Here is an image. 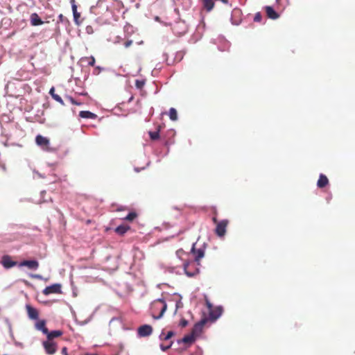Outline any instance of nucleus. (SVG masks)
<instances>
[{
    "label": "nucleus",
    "mask_w": 355,
    "mask_h": 355,
    "mask_svg": "<svg viewBox=\"0 0 355 355\" xmlns=\"http://www.w3.org/2000/svg\"><path fill=\"white\" fill-rule=\"evenodd\" d=\"M167 309L165 301L162 299H158L151 304V315L155 319L161 318Z\"/></svg>",
    "instance_id": "f257e3e1"
},
{
    "label": "nucleus",
    "mask_w": 355,
    "mask_h": 355,
    "mask_svg": "<svg viewBox=\"0 0 355 355\" xmlns=\"http://www.w3.org/2000/svg\"><path fill=\"white\" fill-rule=\"evenodd\" d=\"M197 263L195 261H185L183 264L186 275L189 277H193L199 272V268L197 267Z\"/></svg>",
    "instance_id": "f03ea898"
},
{
    "label": "nucleus",
    "mask_w": 355,
    "mask_h": 355,
    "mask_svg": "<svg viewBox=\"0 0 355 355\" xmlns=\"http://www.w3.org/2000/svg\"><path fill=\"white\" fill-rule=\"evenodd\" d=\"M229 223L228 220H223L220 221L218 223H217V225L216 227L215 233L217 236L219 237H222L225 236L226 233V228Z\"/></svg>",
    "instance_id": "7ed1b4c3"
},
{
    "label": "nucleus",
    "mask_w": 355,
    "mask_h": 355,
    "mask_svg": "<svg viewBox=\"0 0 355 355\" xmlns=\"http://www.w3.org/2000/svg\"><path fill=\"white\" fill-rule=\"evenodd\" d=\"M35 142L43 150H48L49 149L50 141L48 138L38 135L35 137Z\"/></svg>",
    "instance_id": "20e7f679"
},
{
    "label": "nucleus",
    "mask_w": 355,
    "mask_h": 355,
    "mask_svg": "<svg viewBox=\"0 0 355 355\" xmlns=\"http://www.w3.org/2000/svg\"><path fill=\"white\" fill-rule=\"evenodd\" d=\"M42 293L45 295H49L53 294V293H57V294L61 293H62L61 284H54L51 286H46L43 290Z\"/></svg>",
    "instance_id": "39448f33"
},
{
    "label": "nucleus",
    "mask_w": 355,
    "mask_h": 355,
    "mask_svg": "<svg viewBox=\"0 0 355 355\" xmlns=\"http://www.w3.org/2000/svg\"><path fill=\"white\" fill-rule=\"evenodd\" d=\"M194 256V261L197 263L198 266L200 265V260L205 255V250L202 248L196 249V244H193L191 250Z\"/></svg>",
    "instance_id": "423d86ee"
},
{
    "label": "nucleus",
    "mask_w": 355,
    "mask_h": 355,
    "mask_svg": "<svg viewBox=\"0 0 355 355\" xmlns=\"http://www.w3.org/2000/svg\"><path fill=\"white\" fill-rule=\"evenodd\" d=\"M1 264L5 268H10L15 266H18V263L17 261H12V258L9 255H4L1 258Z\"/></svg>",
    "instance_id": "0eeeda50"
},
{
    "label": "nucleus",
    "mask_w": 355,
    "mask_h": 355,
    "mask_svg": "<svg viewBox=\"0 0 355 355\" xmlns=\"http://www.w3.org/2000/svg\"><path fill=\"white\" fill-rule=\"evenodd\" d=\"M153 332V328L150 325L144 324L138 328L137 333L140 337H146L150 336Z\"/></svg>",
    "instance_id": "6e6552de"
},
{
    "label": "nucleus",
    "mask_w": 355,
    "mask_h": 355,
    "mask_svg": "<svg viewBox=\"0 0 355 355\" xmlns=\"http://www.w3.org/2000/svg\"><path fill=\"white\" fill-rule=\"evenodd\" d=\"M43 346L48 354H53L57 350V346L55 343L50 340L44 341Z\"/></svg>",
    "instance_id": "1a4fd4ad"
},
{
    "label": "nucleus",
    "mask_w": 355,
    "mask_h": 355,
    "mask_svg": "<svg viewBox=\"0 0 355 355\" xmlns=\"http://www.w3.org/2000/svg\"><path fill=\"white\" fill-rule=\"evenodd\" d=\"M18 266L19 267L26 266L29 269L36 270L39 267V263L35 260H24L20 262Z\"/></svg>",
    "instance_id": "9d476101"
},
{
    "label": "nucleus",
    "mask_w": 355,
    "mask_h": 355,
    "mask_svg": "<svg viewBox=\"0 0 355 355\" xmlns=\"http://www.w3.org/2000/svg\"><path fill=\"white\" fill-rule=\"evenodd\" d=\"M205 323H206L205 319H203V320H200V322H198V323H196L194 325L193 328L192 329L191 334H193L195 337L198 336L202 332V328H203L204 325L205 324Z\"/></svg>",
    "instance_id": "9b49d317"
},
{
    "label": "nucleus",
    "mask_w": 355,
    "mask_h": 355,
    "mask_svg": "<svg viewBox=\"0 0 355 355\" xmlns=\"http://www.w3.org/2000/svg\"><path fill=\"white\" fill-rule=\"evenodd\" d=\"M26 309L27 311L28 315L29 318L32 320H37L39 316L38 311L33 307L32 306L27 304L26 306Z\"/></svg>",
    "instance_id": "f8f14e48"
},
{
    "label": "nucleus",
    "mask_w": 355,
    "mask_h": 355,
    "mask_svg": "<svg viewBox=\"0 0 355 355\" xmlns=\"http://www.w3.org/2000/svg\"><path fill=\"white\" fill-rule=\"evenodd\" d=\"M265 11L267 17L271 19H277L279 17V14L271 6H266Z\"/></svg>",
    "instance_id": "ddd939ff"
},
{
    "label": "nucleus",
    "mask_w": 355,
    "mask_h": 355,
    "mask_svg": "<svg viewBox=\"0 0 355 355\" xmlns=\"http://www.w3.org/2000/svg\"><path fill=\"white\" fill-rule=\"evenodd\" d=\"M31 24L33 26H40L44 24L37 13H32L30 17Z\"/></svg>",
    "instance_id": "4468645a"
},
{
    "label": "nucleus",
    "mask_w": 355,
    "mask_h": 355,
    "mask_svg": "<svg viewBox=\"0 0 355 355\" xmlns=\"http://www.w3.org/2000/svg\"><path fill=\"white\" fill-rule=\"evenodd\" d=\"M329 184V180L324 174H320L317 182V186L319 188H324Z\"/></svg>",
    "instance_id": "2eb2a0df"
},
{
    "label": "nucleus",
    "mask_w": 355,
    "mask_h": 355,
    "mask_svg": "<svg viewBox=\"0 0 355 355\" xmlns=\"http://www.w3.org/2000/svg\"><path fill=\"white\" fill-rule=\"evenodd\" d=\"M35 328L41 331L44 334L48 333V329L46 327V322L45 320H39L35 323Z\"/></svg>",
    "instance_id": "dca6fc26"
},
{
    "label": "nucleus",
    "mask_w": 355,
    "mask_h": 355,
    "mask_svg": "<svg viewBox=\"0 0 355 355\" xmlns=\"http://www.w3.org/2000/svg\"><path fill=\"white\" fill-rule=\"evenodd\" d=\"M63 332L61 330H55L51 332L48 331V333L45 334V335H46L48 340L51 341L53 338L61 336Z\"/></svg>",
    "instance_id": "f3484780"
},
{
    "label": "nucleus",
    "mask_w": 355,
    "mask_h": 355,
    "mask_svg": "<svg viewBox=\"0 0 355 355\" xmlns=\"http://www.w3.org/2000/svg\"><path fill=\"white\" fill-rule=\"evenodd\" d=\"M203 8L207 11L210 12L214 7V0H202Z\"/></svg>",
    "instance_id": "a211bd4d"
},
{
    "label": "nucleus",
    "mask_w": 355,
    "mask_h": 355,
    "mask_svg": "<svg viewBox=\"0 0 355 355\" xmlns=\"http://www.w3.org/2000/svg\"><path fill=\"white\" fill-rule=\"evenodd\" d=\"M79 116L81 117V118H84V119H96L97 117V115L95 114L94 113H92L89 111H80L79 112Z\"/></svg>",
    "instance_id": "6ab92c4d"
},
{
    "label": "nucleus",
    "mask_w": 355,
    "mask_h": 355,
    "mask_svg": "<svg viewBox=\"0 0 355 355\" xmlns=\"http://www.w3.org/2000/svg\"><path fill=\"white\" fill-rule=\"evenodd\" d=\"M130 229V227L128 225H119L118 226L116 229H115V232L120 234V235H123L125 232H127V231Z\"/></svg>",
    "instance_id": "aec40b11"
},
{
    "label": "nucleus",
    "mask_w": 355,
    "mask_h": 355,
    "mask_svg": "<svg viewBox=\"0 0 355 355\" xmlns=\"http://www.w3.org/2000/svg\"><path fill=\"white\" fill-rule=\"evenodd\" d=\"M159 130H160V126H158V129L157 131H155V132L150 131L148 132L150 138L153 141L158 139L159 138Z\"/></svg>",
    "instance_id": "412c9836"
},
{
    "label": "nucleus",
    "mask_w": 355,
    "mask_h": 355,
    "mask_svg": "<svg viewBox=\"0 0 355 355\" xmlns=\"http://www.w3.org/2000/svg\"><path fill=\"white\" fill-rule=\"evenodd\" d=\"M195 336L193 334H189L184 336V338L182 339V342L184 343H192L195 340Z\"/></svg>",
    "instance_id": "4be33fe9"
},
{
    "label": "nucleus",
    "mask_w": 355,
    "mask_h": 355,
    "mask_svg": "<svg viewBox=\"0 0 355 355\" xmlns=\"http://www.w3.org/2000/svg\"><path fill=\"white\" fill-rule=\"evenodd\" d=\"M169 117L172 121H176L178 119V114L175 108L171 107L169 110Z\"/></svg>",
    "instance_id": "5701e85b"
},
{
    "label": "nucleus",
    "mask_w": 355,
    "mask_h": 355,
    "mask_svg": "<svg viewBox=\"0 0 355 355\" xmlns=\"http://www.w3.org/2000/svg\"><path fill=\"white\" fill-rule=\"evenodd\" d=\"M222 313V309L220 308H218L217 309L216 311H211L210 312V316L216 320L218 318H219V316L221 315Z\"/></svg>",
    "instance_id": "b1692460"
},
{
    "label": "nucleus",
    "mask_w": 355,
    "mask_h": 355,
    "mask_svg": "<svg viewBox=\"0 0 355 355\" xmlns=\"http://www.w3.org/2000/svg\"><path fill=\"white\" fill-rule=\"evenodd\" d=\"M137 214L135 212L129 213L124 219L128 221H132L137 217Z\"/></svg>",
    "instance_id": "393cba45"
},
{
    "label": "nucleus",
    "mask_w": 355,
    "mask_h": 355,
    "mask_svg": "<svg viewBox=\"0 0 355 355\" xmlns=\"http://www.w3.org/2000/svg\"><path fill=\"white\" fill-rule=\"evenodd\" d=\"M72 11H73V15L74 20L76 21H77L78 19L80 17V14L77 12V6H73V9H72Z\"/></svg>",
    "instance_id": "a878e982"
},
{
    "label": "nucleus",
    "mask_w": 355,
    "mask_h": 355,
    "mask_svg": "<svg viewBox=\"0 0 355 355\" xmlns=\"http://www.w3.org/2000/svg\"><path fill=\"white\" fill-rule=\"evenodd\" d=\"M145 85V81L143 80H136L135 86L138 89H141Z\"/></svg>",
    "instance_id": "bb28decb"
},
{
    "label": "nucleus",
    "mask_w": 355,
    "mask_h": 355,
    "mask_svg": "<svg viewBox=\"0 0 355 355\" xmlns=\"http://www.w3.org/2000/svg\"><path fill=\"white\" fill-rule=\"evenodd\" d=\"M174 335V333L173 331H170L167 333V334L166 336H164V337H162L163 336L161 335V338L164 340H167L168 339H170Z\"/></svg>",
    "instance_id": "cd10ccee"
},
{
    "label": "nucleus",
    "mask_w": 355,
    "mask_h": 355,
    "mask_svg": "<svg viewBox=\"0 0 355 355\" xmlns=\"http://www.w3.org/2000/svg\"><path fill=\"white\" fill-rule=\"evenodd\" d=\"M52 98L57 102L60 103L61 105H64V101L59 95L55 94V95H53Z\"/></svg>",
    "instance_id": "c85d7f7f"
},
{
    "label": "nucleus",
    "mask_w": 355,
    "mask_h": 355,
    "mask_svg": "<svg viewBox=\"0 0 355 355\" xmlns=\"http://www.w3.org/2000/svg\"><path fill=\"white\" fill-rule=\"evenodd\" d=\"M66 98L69 101V102L73 105H81V103L77 102L74 98H73L71 96H67Z\"/></svg>",
    "instance_id": "c756f323"
},
{
    "label": "nucleus",
    "mask_w": 355,
    "mask_h": 355,
    "mask_svg": "<svg viewBox=\"0 0 355 355\" xmlns=\"http://www.w3.org/2000/svg\"><path fill=\"white\" fill-rule=\"evenodd\" d=\"M262 20V15L260 12H257L254 17V21L261 22Z\"/></svg>",
    "instance_id": "7c9ffc66"
},
{
    "label": "nucleus",
    "mask_w": 355,
    "mask_h": 355,
    "mask_svg": "<svg viewBox=\"0 0 355 355\" xmlns=\"http://www.w3.org/2000/svg\"><path fill=\"white\" fill-rule=\"evenodd\" d=\"M187 324H188V321L186 319H184V318L181 319L180 324H179V325L181 327H185L187 326Z\"/></svg>",
    "instance_id": "2f4dec72"
},
{
    "label": "nucleus",
    "mask_w": 355,
    "mask_h": 355,
    "mask_svg": "<svg viewBox=\"0 0 355 355\" xmlns=\"http://www.w3.org/2000/svg\"><path fill=\"white\" fill-rule=\"evenodd\" d=\"M172 345V342H171V343L168 345H164L163 344H161L160 345V348L162 351L165 352L166 351L167 349H168Z\"/></svg>",
    "instance_id": "473e14b6"
},
{
    "label": "nucleus",
    "mask_w": 355,
    "mask_h": 355,
    "mask_svg": "<svg viewBox=\"0 0 355 355\" xmlns=\"http://www.w3.org/2000/svg\"><path fill=\"white\" fill-rule=\"evenodd\" d=\"M89 59V61L88 62V64L92 67L94 66L96 62L95 58L93 56H91Z\"/></svg>",
    "instance_id": "72a5a7b5"
},
{
    "label": "nucleus",
    "mask_w": 355,
    "mask_h": 355,
    "mask_svg": "<svg viewBox=\"0 0 355 355\" xmlns=\"http://www.w3.org/2000/svg\"><path fill=\"white\" fill-rule=\"evenodd\" d=\"M132 44V40H128L124 43V46L125 48H128Z\"/></svg>",
    "instance_id": "f704fd0d"
},
{
    "label": "nucleus",
    "mask_w": 355,
    "mask_h": 355,
    "mask_svg": "<svg viewBox=\"0 0 355 355\" xmlns=\"http://www.w3.org/2000/svg\"><path fill=\"white\" fill-rule=\"evenodd\" d=\"M176 254L178 257H181L182 254H184V252L183 250H178L177 252H176Z\"/></svg>",
    "instance_id": "c9c22d12"
},
{
    "label": "nucleus",
    "mask_w": 355,
    "mask_h": 355,
    "mask_svg": "<svg viewBox=\"0 0 355 355\" xmlns=\"http://www.w3.org/2000/svg\"><path fill=\"white\" fill-rule=\"evenodd\" d=\"M49 94H51V96L53 97V95H55V88L53 87L51 88L50 91H49Z\"/></svg>",
    "instance_id": "e433bc0d"
},
{
    "label": "nucleus",
    "mask_w": 355,
    "mask_h": 355,
    "mask_svg": "<svg viewBox=\"0 0 355 355\" xmlns=\"http://www.w3.org/2000/svg\"><path fill=\"white\" fill-rule=\"evenodd\" d=\"M58 19H59V22H62L64 21V17L63 16L62 14H60L58 16Z\"/></svg>",
    "instance_id": "4c0bfd02"
},
{
    "label": "nucleus",
    "mask_w": 355,
    "mask_h": 355,
    "mask_svg": "<svg viewBox=\"0 0 355 355\" xmlns=\"http://www.w3.org/2000/svg\"><path fill=\"white\" fill-rule=\"evenodd\" d=\"M70 3H71V8H72V9H73V6H77L76 5V1H75V0H70Z\"/></svg>",
    "instance_id": "58836bf2"
},
{
    "label": "nucleus",
    "mask_w": 355,
    "mask_h": 355,
    "mask_svg": "<svg viewBox=\"0 0 355 355\" xmlns=\"http://www.w3.org/2000/svg\"><path fill=\"white\" fill-rule=\"evenodd\" d=\"M212 220L214 222V223H215L216 225H217V223H218L219 222L217 220V218L216 216L213 217L212 218Z\"/></svg>",
    "instance_id": "ea45409f"
},
{
    "label": "nucleus",
    "mask_w": 355,
    "mask_h": 355,
    "mask_svg": "<svg viewBox=\"0 0 355 355\" xmlns=\"http://www.w3.org/2000/svg\"><path fill=\"white\" fill-rule=\"evenodd\" d=\"M67 347H63V348H62V354H64V355H67Z\"/></svg>",
    "instance_id": "a19ab883"
},
{
    "label": "nucleus",
    "mask_w": 355,
    "mask_h": 355,
    "mask_svg": "<svg viewBox=\"0 0 355 355\" xmlns=\"http://www.w3.org/2000/svg\"><path fill=\"white\" fill-rule=\"evenodd\" d=\"M34 278L40 279L41 276L40 275H34L32 276Z\"/></svg>",
    "instance_id": "79ce46f5"
},
{
    "label": "nucleus",
    "mask_w": 355,
    "mask_h": 355,
    "mask_svg": "<svg viewBox=\"0 0 355 355\" xmlns=\"http://www.w3.org/2000/svg\"><path fill=\"white\" fill-rule=\"evenodd\" d=\"M2 168H3V170L4 171H6V167L4 165L2 166Z\"/></svg>",
    "instance_id": "37998d69"
},
{
    "label": "nucleus",
    "mask_w": 355,
    "mask_h": 355,
    "mask_svg": "<svg viewBox=\"0 0 355 355\" xmlns=\"http://www.w3.org/2000/svg\"><path fill=\"white\" fill-rule=\"evenodd\" d=\"M207 304L208 307H209V308H211V305L210 304V303L207 302Z\"/></svg>",
    "instance_id": "c03bdc74"
}]
</instances>
